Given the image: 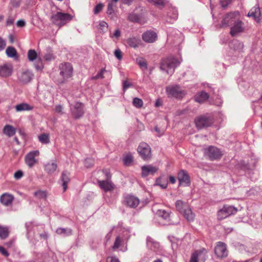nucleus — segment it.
I'll use <instances>...</instances> for the list:
<instances>
[{
  "mask_svg": "<svg viewBox=\"0 0 262 262\" xmlns=\"http://www.w3.org/2000/svg\"><path fill=\"white\" fill-rule=\"evenodd\" d=\"M182 213H183L185 218L189 222L193 221L195 218L194 213L192 212L189 206L186 209H185V210Z\"/></svg>",
  "mask_w": 262,
  "mask_h": 262,
  "instance_id": "bb28decb",
  "label": "nucleus"
},
{
  "mask_svg": "<svg viewBox=\"0 0 262 262\" xmlns=\"http://www.w3.org/2000/svg\"><path fill=\"white\" fill-rule=\"evenodd\" d=\"M13 72V66L11 63H5L0 66V76L8 77L10 76Z\"/></svg>",
  "mask_w": 262,
  "mask_h": 262,
  "instance_id": "2eb2a0df",
  "label": "nucleus"
},
{
  "mask_svg": "<svg viewBox=\"0 0 262 262\" xmlns=\"http://www.w3.org/2000/svg\"><path fill=\"white\" fill-rule=\"evenodd\" d=\"M93 160L91 159H86L85 160L84 164L87 167H90L93 165Z\"/></svg>",
  "mask_w": 262,
  "mask_h": 262,
  "instance_id": "6e6d98bb",
  "label": "nucleus"
},
{
  "mask_svg": "<svg viewBox=\"0 0 262 262\" xmlns=\"http://www.w3.org/2000/svg\"><path fill=\"white\" fill-rule=\"evenodd\" d=\"M127 44L131 47L136 48L140 44V40L135 37L129 38L127 40Z\"/></svg>",
  "mask_w": 262,
  "mask_h": 262,
  "instance_id": "f704fd0d",
  "label": "nucleus"
},
{
  "mask_svg": "<svg viewBox=\"0 0 262 262\" xmlns=\"http://www.w3.org/2000/svg\"><path fill=\"white\" fill-rule=\"evenodd\" d=\"M98 184L99 187L105 192L111 191L115 189V185L110 180V177L107 176V180H99Z\"/></svg>",
  "mask_w": 262,
  "mask_h": 262,
  "instance_id": "4468645a",
  "label": "nucleus"
},
{
  "mask_svg": "<svg viewBox=\"0 0 262 262\" xmlns=\"http://www.w3.org/2000/svg\"><path fill=\"white\" fill-rule=\"evenodd\" d=\"M71 230L70 229H64L59 228L56 230V233L58 234L68 235L71 234Z\"/></svg>",
  "mask_w": 262,
  "mask_h": 262,
  "instance_id": "79ce46f5",
  "label": "nucleus"
},
{
  "mask_svg": "<svg viewBox=\"0 0 262 262\" xmlns=\"http://www.w3.org/2000/svg\"><path fill=\"white\" fill-rule=\"evenodd\" d=\"M179 185L188 186L190 184V177L188 172L184 170H181L178 173Z\"/></svg>",
  "mask_w": 262,
  "mask_h": 262,
  "instance_id": "9b49d317",
  "label": "nucleus"
},
{
  "mask_svg": "<svg viewBox=\"0 0 262 262\" xmlns=\"http://www.w3.org/2000/svg\"><path fill=\"white\" fill-rule=\"evenodd\" d=\"M180 63V61L174 58H168L162 60L160 68L168 74H171L174 69Z\"/></svg>",
  "mask_w": 262,
  "mask_h": 262,
  "instance_id": "f257e3e1",
  "label": "nucleus"
},
{
  "mask_svg": "<svg viewBox=\"0 0 262 262\" xmlns=\"http://www.w3.org/2000/svg\"><path fill=\"white\" fill-rule=\"evenodd\" d=\"M207 253V251L203 248L202 249L195 251L194 253L191 255L190 262H198L199 257H201L202 255L203 256V258L204 260L206 259V254Z\"/></svg>",
  "mask_w": 262,
  "mask_h": 262,
  "instance_id": "4be33fe9",
  "label": "nucleus"
},
{
  "mask_svg": "<svg viewBox=\"0 0 262 262\" xmlns=\"http://www.w3.org/2000/svg\"><path fill=\"white\" fill-rule=\"evenodd\" d=\"M140 202L139 199L134 195H127L124 198V203L130 208H136Z\"/></svg>",
  "mask_w": 262,
  "mask_h": 262,
  "instance_id": "f3484780",
  "label": "nucleus"
},
{
  "mask_svg": "<svg viewBox=\"0 0 262 262\" xmlns=\"http://www.w3.org/2000/svg\"><path fill=\"white\" fill-rule=\"evenodd\" d=\"M54 111L57 113H59V114H63V107L61 105L59 104V105H56L55 107V108H54Z\"/></svg>",
  "mask_w": 262,
  "mask_h": 262,
  "instance_id": "5fc2aeb1",
  "label": "nucleus"
},
{
  "mask_svg": "<svg viewBox=\"0 0 262 262\" xmlns=\"http://www.w3.org/2000/svg\"><path fill=\"white\" fill-rule=\"evenodd\" d=\"M0 253L6 257L8 256L9 255L8 251L3 246H0Z\"/></svg>",
  "mask_w": 262,
  "mask_h": 262,
  "instance_id": "052dcab7",
  "label": "nucleus"
},
{
  "mask_svg": "<svg viewBox=\"0 0 262 262\" xmlns=\"http://www.w3.org/2000/svg\"><path fill=\"white\" fill-rule=\"evenodd\" d=\"M60 75L62 77L59 82L63 83L68 78H70L73 73V68L70 63H62L59 66Z\"/></svg>",
  "mask_w": 262,
  "mask_h": 262,
  "instance_id": "20e7f679",
  "label": "nucleus"
},
{
  "mask_svg": "<svg viewBox=\"0 0 262 262\" xmlns=\"http://www.w3.org/2000/svg\"><path fill=\"white\" fill-rule=\"evenodd\" d=\"M70 173L67 170H64L62 172L61 176V180L62 182V186L63 187V192L67 189V184L70 181Z\"/></svg>",
  "mask_w": 262,
  "mask_h": 262,
  "instance_id": "b1692460",
  "label": "nucleus"
},
{
  "mask_svg": "<svg viewBox=\"0 0 262 262\" xmlns=\"http://www.w3.org/2000/svg\"><path fill=\"white\" fill-rule=\"evenodd\" d=\"M231 2V0H222L221 1V5L222 7L225 8Z\"/></svg>",
  "mask_w": 262,
  "mask_h": 262,
  "instance_id": "bf43d9fd",
  "label": "nucleus"
},
{
  "mask_svg": "<svg viewBox=\"0 0 262 262\" xmlns=\"http://www.w3.org/2000/svg\"><path fill=\"white\" fill-rule=\"evenodd\" d=\"M156 214L164 220H167L169 217V213L165 211V210H158L156 212Z\"/></svg>",
  "mask_w": 262,
  "mask_h": 262,
  "instance_id": "ea45409f",
  "label": "nucleus"
},
{
  "mask_svg": "<svg viewBox=\"0 0 262 262\" xmlns=\"http://www.w3.org/2000/svg\"><path fill=\"white\" fill-rule=\"evenodd\" d=\"M233 47L234 50H241L244 47V45L243 43L239 42L238 40H236L233 42Z\"/></svg>",
  "mask_w": 262,
  "mask_h": 262,
  "instance_id": "de8ad7c7",
  "label": "nucleus"
},
{
  "mask_svg": "<svg viewBox=\"0 0 262 262\" xmlns=\"http://www.w3.org/2000/svg\"><path fill=\"white\" fill-rule=\"evenodd\" d=\"M6 53L9 57H15L16 56L17 52L16 49L12 47H8L6 50Z\"/></svg>",
  "mask_w": 262,
  "mask_h": 262,
  "instance_id": "e433bc0d",
  "label": "nucleus"
},
{
  "mask_svg": "<svg viewBox=\"0 0 262 262\" xmlns=\"http://www.w3.org/2000/svg\"><path fill=\"white\" fill-rule=\"evenodd\" d=\"M34 195L39 199L46 198L47 196V193L45 191L38 190L34 192Z\"/></svg>",
  "mask_w": 262,
  "mask_h": 262,
  "instance_id": "49530a36",
  "label": "nucleus"
},
{
  "mask_svg": "<svg viewBox=\"0 0 262 262\" xmlns=\"http://www.w3.org/2000/svg\"><path fill=\"white\" fill-rule=\"evenodd\" d=\"M45 58L47 61H50L54 58V56L52 53H49L46 54Z\"/></svg>",
  "mask_w": 262,
  "mask_h": 262,
  "instance_id": "13d9d810",
  "label": "nucleus"
},
{
  "mask_svg": "<svg viewBox=\"0 0 262 262\" xmlns=\"http://www.w3.org/2000/svg\"><path fill=\"white\" fill-rule=\"evenodd\" d=\"M156 185L160 186L162 188H166L167 186V182L166 181H163L162 178H159L157 179Z\"/></svg>",
  "mask_w": 262,
  "mask_h": 262,
  "instance_id": "c03bdc74",
  "label": "nucleus"
},
{
  "mask_svg": "<svg viewBox=\"0 0 262 262\" xmlns=\"http://www.w3.org/2000/svg\"><path fill=\"white\" fill-rule=\"evenodd\" d=\"M147 245L152 250H156L159 247V244L154 241L150 237H148L147 239Z\"/></svg>",
  "mask_w": 262,
  "mask_h": 262,
  "instance_id": "72a5a7b5",
  "label": "nucleus"
},
{
  "mask_svg": "<svg viewBox=\"0 0 262 262\" xmlns=\"http://www.w3.org/2000/svg\"><path fill=\"white\" fill-rule=\"evenodd\" d=\"M148 1L160 8L163 7L168 2L167 0H148Z\"/></svg>",
  "mask_w": 262,
  "mask_h": 262,
  "instance_id": "4c0bfd02",
  "label": "nucleus"
},
{
  "mask_svg": "<svg viewBox=\"0 0 262 262\" xmlns=\"http://www.w3.org/2000/svg\"><path fill=\"white\" fill-rule=\"evenodd\" d=\"M239 17L238 12H231L227 14L223 18L221 23L222 27H227L232 26Z\"/></svg>",
  "mask_w": 262,
  "mask_h": 262,
  "instance_id": "0eeeda50",
  "label": "nucleus"
},
{
  "mask_svg": "<svg viewBox=\"0 0 262 262\" xmlns=\"http://www.w3.org/2000/svg\"><path fill=\"white\" fill-rule=\"evenodd\" d=\"M260 15V9L256 6L253 7L248 14V16L253 17L257 21L259 20Z\"/></svg>",
  "mask_w": 262,
  "mask_h": 262,
  "instance_id": "393cba45",
  "label": "nucleus"
},
{
  "mask_svg": "<svg viewBox=\"0 0 262 262\" xmlns=\"http://www.w3.org/2000/svg\"><path fill=\"white\" fill-rule=\"evenodd\" d=\"M119 0H110L108 2L107 9V14L112 19L116 17L114 9L117 6V3Z\"/></svg>",
  "mask_w": 262,
  "mask_h": 262,
  "instance_id": "aec40b11",
  "label": "nucleus"
},
{
  "mask_svg": "<svg viewBox=\"0 0 262 262\" xmlns=\"http://www.w3.org/2000/svg\"><path fill=\"white\" fill-rule=\"evenodd\" d=\"M9 234L8 227L0 225V238L5 239L7 238Z\"/></svg>",
  "mask_w": 262,
  "mask_h": 262,
  "instance_id": "2f4dec72",
  "label": "nucleus"
},
{
  "mask_svg": "<svg viewBox=\"0 0 262 262\" xmlns=\"http://www.w3.org/2000/svg\"><path fill=\"white\" fill-rule=\"evenodd\" d=\"M136 61L137 64L140 66V68L145 70L147 68V64L145 59L141 57L137 58Z\"/></svg>",
  "mask_w": 262,
  "mask_h": 262,
  "instance_id": "c9c22d12",
  "label": "nucleus"
},
{
  "mask_svg": "<svg viewBox=\"0 0 262 262\" xmlns=\"http://www.w3.org/2000/svg\"><path fill=\"white\" fill-rule=\"evenodd\" d=\"M133 105L137 108H141L143 106V102L142 99L138 98H135L133 101Z\"/></svg>",
  "mask_w": 262,
  "mask_h": 262,
  "instance_id": "37998d69",
  "label": "nucleus"
},
{
  "mask_svg": "<svg viewBox=\"0 0 262 262\" xmlns=\"http://www.w3.org/2000/svg\"><path fill=\"white\" fill-rule=\"evenodd\" d=\"M39 155V152L38 150L32 151L27 154L25 157L26 164L29 167H32L37 163V160L35 157L38 156Z\"/></svg>",
  "mask_w": 262,
  "mask_h": 262,
  "instance_id": "f8f14e48",
  "label": "nucleus"
},
{
  "mask_svg": "<svg viewBox=\"0 0 262 262\" xmlns=\"http://www.w3.org/2000/svg\"><path fill=\"white\" fill-rule=\"evenodd\" d=\"M168 97L182 98L186 95V92L179 85H169L166 88Z\"/></svg>",
  "mask_w": 262,
  "mask_h": 262,
  "instance_id": "7ed1b4c3",
  "label": "nucleus"
},
{
  "mask_svg": "<svg viewBox=\"0 0 262 262\" xmlns=\"http://www.w3.org/2000/svg\"><path fill=\"white\" fill-rule=\"evenodd\" d=\"M195 122L196 127L201 129L204 127H207L210 126L212 122L211 120L208 118L204 116L198 117L195 120Z\"/></svg>",
  "mask_w": 262,
  "mask_h": 262,
  "instance_id": "6ab92c4d",
  "label": "nucleus"
},
{
  "mask_svg": "<svg viewBox=\"0 0 262 262\" xmlns=\"http://www.w3.org/2000/svg\"><path fill=\"white\" fill-rule=\"evenodd\" d=\"M72 19V16L68 13L57 12L52 15L51 20L55 25L61 27L66 25Z\"/></svg>",
  "mask_w": 262,
  "mask_h": 262,
  "instance_id": "f03ea898",
  "label": "nucleus"
},
{
  "mask_svg": "<svg viewBox=\"0 0 262 262\" xmlns=\"http://www.w3.org/2000/svg\"><path fill=\"white\" fill-rule=\"evenodd\" d=\"M4 134L9 137L13 136L16 133V128L11 125H6L3 130Z\"/></svg>",
  "mask_w": 262,
  "mask_h": 262,
  "instance_id": "a878e982",
  "label": "nucleus"
},
{
  "mask_svg": "<svg viewBox=\"0 0 262 262\" xmlns=\"http://www.w3.org/2000/svg\"><path fill=\"white\" fill-rule=\"evenodd\" d=\"M157 37V34L154 31H148L142 34V39L144 41L148 43H152L155 42Z\"/></svg>",
  "mask_w": 262,
  "mask_h": 262,
  "instance_id": "5701e85b",
  "label": "nucleus"
},
{
  "mask_svg": "<svg viewBox=\"0 0 262 262\" xmlns=\"http://www.w3.org/2000/svg\"><path fill=\"white\" fill-rule=\"evenodd\" d=\"M127 19L131 21H137L138 19V16L135 14H129L128 15Z\"/></svg>",
  "mask_w": 262,
  "mask_h": 262,
  "instance_id": "8fccbe9b",
  "label": "nucleus"
},
{
  "mask_svg": "<svg viewBox=\"0 0 262 262\" xmlns=\"http://www.w3.org/2000/svg\"><path fill=\"white\" fill-rule=\"evenodd\" d=\"M36 62L35 67L36 70L38 71L41 70L43 68V65L40 58L37 59Z\"/></svg>",
  "mask_w": 262,
  "mask_h": 262,
  "instance_id": "09e8293b",
  "label": "nucleus"
},
{
  "mask_svg": "<svg viewBox=\"0 0 262 262\" xmlns=\"http://www.w3.org/2000/svg\"><path fill=\"white\" fill-rule=\"evenodd\" d=\"M21 0H11V6L15 8L19 6Z\"/></svg>",
  "mask_w": 262,
  "mask_h": 262,
  "instance_id": "4d7b16f0",
  "label": "nucleus"
},
{
  "mask_svg": "<svg viewBox=\"0 0 262 262\" xmlns=\"http://www.w3.org/2000/svg\"><path fill=\"white\" fill-rule=\"evenodd\" d=\"M114 55L115 57L119 60H121L122 58V53L121 50L119 49H116L114 52Z\"/></svg>",
  "mask_w": 262,
  "mask_h": 262,
  "instance_id": "3c124183",
  "label": "nucleus"
},
{
  "mask_svg": "<svg viewBox=\"0 0 262 262\" xmlns=\"http://www.w3.org/2000/svg\"><path fill=\"white\" fill-rule=\"evenodd\" d=\"M105 72V69H102L100 72H99L95 76L93 77V79H102L103 77V73Z\"/></svg>",
  "mask_w": 262,
  "mask_h": 262,
  "instance_id": "603ef678",
  "label": "nucleus"
},
{
  "mask_svg": "<svg viewBox=\"0 0 262 262\" xmlns=\"http://www.w3.org/2000/svg\"><path fill=\"white\" fill-rule=\"evenodd\" d=\"M38 140L43 144H48L50 142L49 136L48 134H41L38 136Z\"/></svg>",
  "mask_w": 262,
  "mask_h": 262,
  "instance_id": "a19ab883",
  "label": "nucleus"
},
{
  "mask_svg": "<svg viewBox=\"0 0 262 262\" xmlns=\"http://www.w3.org/2000/svg\"><path fill=\"white\" fill-rule=\"evenodd\" d=\"M123 242L124 240L123 237H121L120 235L117 236L116 237L114 245L112 246L113 250H116V249L120 248L123 245Z\"/></svg>",
  "mask_w": 262,
  "mask_h": 262,
  "instance_id": "473e14b6",
  "label": "nucleus"
},
{
  "mask_svg": "<svg viewBox=\"0 0 262 262\" xmlns=\"http://www.w3.org/2000/svg\"><path fill=\"white\" fill-rule=\"evenodd\" d=\"M23 172L20 170H18L14 173V177L15 179H19L20 178H21L23 177Z\"/></svg>",
  "mask_w": 262,
  "mask_h": 262,
  "instance_id": "680f3d73",
  "label": "nucleus"
},
{
  "mask_svg": "<svg viewBox=\"0 0 262 262\" xmlns=\"http://www.w3.org/2000/svg\"><path fill=\"white\" fill-rule=\"evenodd\" d=\"M177 210L181 213L186 209L188 205L186 202L182 201V200H178L175 204Z\"/></svg>",
  "mask_w": 262,
  "mask_h": 262,
  "instance_id": "c756f323",
  "label": "nucleus"
},
{
  "mask_svg": "<svg viewBox=\"0 0 262 262\" xmlns=\"http://www.w3.org/2000/svg\"><path fill=\"white\" fill-rule=\"evenodd\" d=\"M237 209L231 206H224L217 212V219L222 220L230 215L235 213Z\"/></svg>",
  "mask_w": 262,
  "mask_h": 262,
  "instance_id": "423d86ee",
  "label": "nucleus"
},
{
  "mask_svg": "<svg viewBox=\"0 0 262 262\" xmlns=\"http://www.w3.org/2000/svg\"><path fill=\"white\" fill-rule=\"evenodd\" d=\"M142 176L146 177L149 174H154L158 171V168L151 165L143 166L141 167Z\"/></svg>",
  "mask_w": 262,
  "mask_h": 262,
  "instance_id": "412c9836",
  "label": "nucleus"
},
{
  "mask_svg": "<svg viewBox=\"0 0 262 262\" xmlns=\"http://www.w3.org/2000/svg\"><path fill=\"white\" fill-rule=\"evenodd\" d=\"M133 160V157L130 154H128L123 158V162L125 165H129Z\"/></svg>",
  "mask_w": 262,
  "mask_h": 262,
  "instance_id": "a18cd8bd",
  "label": "nucleus"
},
{
  "mask_svg": "<svg viewBox=\"0 0 262 262\" xmlns=\"http://www.w3.org/2000/svg\"><path fill=\"white\" fill-rule=\"evenodd\" d=\"M103 7V5L102 4H98L95 8L94 10V12L95 14H98L99 13L102 9Z\"/></svg>",
  "mask_w": 262,
  "mask_h": 262,
  "instance_id": "864d4df0",
  "label": "nucleus"
},
{
  "mask_svg": "<svg viewBox=\"0 0 262 262\" xmlns=\"http://www.w3.org/2000/svg\"><path fill=\"white\" fill-rule=\"evenodd\" d=\"M214 253L217 258H223L226 257L228 254L226 245L221 242H217L214 248Z\"/></svg>",
  "mask_w": 262,
  "mask_h": 262,
  "instance_id": "6e6552de",
  "label": "nucleus"
},
{
  "mask_svg": "<svg viewBox=\"0 0 262 262\" xmlns=\"http://www.w3.org/2000/svg\"><path fill=\"white\" fill-rule=\"evenodd\" d=\"M107 262H120L119 259L114 256H109L107 258Z\"/></svg>",
  "mask_w": 262,
  "mask_h": 262,
  "instance_id": "e2e57ef3",
  "label": "nucleus"
},
{
  "mask_svg": "<svg viewBox=\"0 0 262 262\" xmlns=\"http://www.w3.org/2000/svg\"><path fill=\"white\" fill-rule=\"evenodd\" d=\"M132 85V83L129 82L128 81H127V80L124 81L123 82V88L124 90L130 87Z\"/></svg>",
  "mask_w": 262,
  "mask_h": 262,
  "instance_id": "0e129e2a",
  "label": "nucleus"
},
{
  "mask_svg": "<svg viewBox=\"0 0 262 262\" xmlns=\"http://www.w3.org/2000/svg\"><path fill=\"white\" fill-rule=\"evenodd\" d=\"M5 41L1 37H0V51L3 50L6 47Z\"/></svg>",
  "mask_w": 262,
  "mask_h": 262,
  "instance_id": "338daca9",
  "label": "nucleus"
},
{
  "mask_svg": "<svg viewBox=\"0 0 262 262\" xmlns=\"http://www.w3.org/2000/svg\"><path fill=\"white\" fill-rule=\"evenodd\" d=\"M209 98V95L203 91L200 93H198L195 97V100L196 101L199 103H203L206 101Z\"/></svg>",
  "mask_w": 262,
  "mask_h": 262,
  "instance_id": "c85d7f7f",
  "label": "nucleus"
},
{
  "mask_svg": "<svg viewBox=\"0 0 262 262\" xmlns=\"http://www.w3.org/2000/svg\"><path fill=\"white\" fill-rule=\"evenodd\" d=\"M27 56L29 60L31 61L39 58L37 57V52L34 50H29Z\"/></svg>",
  "mask_w": 262,
  "mask_h": 262,
  "instance_id": "58836bf2",
  "label": "nucleus"
},
{
  "mask_svg": "<svg viewBox=\"0 0 262 262\" xmlns=\"http://www.w3.org/2000/svg\"><path fill=\"white\" fill-rule=\"evenodd\" d=\"M137 150L144 160H148L151 158V149L147 143L145 142L141 143L138 147Z\"/></svg>",
  "mask_w": 262,
  "mask_h": 262,
  "instance_id": "39448f33",
  "label": "nucleus"
},
{
  "mask_svg": "<svg viewBox=\"0 0 262 262\" xmlns=\"http://www.w3.org/2000/svg\"><path fill=\"white\" fill-rule=\"evenodd\" d=\"M72 114L75 119L81 117L83 114V106L82 103L76 102L74 104H70Z\"/></svg>",
  "mask_w": 262,
  "mask_h": 262,
  "instance_id": "9d476101",
  "label": "nucleus"
},
{
  "mask_svg": "<svg viewBox=\"0 0 262 262\" xmlns=\"http://www.w3.org/2000/svg\"><path fill=\"white\" fill-rule=\"evenodd\" d=\"M33 74L29 70H25L20 72L18 75V79L19 81L24 84H27L30 82L33 79Z\"/></svg>",
  "mask_w": 262,
  "mask_h": 262,
  "instance_id": "ddd939ff",
  "label": "nucleus"
},
{
  "mask_svg": "<svg viewBox=\"0 0 262 262\" xmlns=\"http://www.w3.org/2000/svg\"><path fill=\"white\" fill-rule=\"evenodd\" d=\"M206 154L211 160L219 159L222 156V151L213 146H210L207 149Z\"/></svg>",
  "mask_w": 262,
  "mask_h": 262,
  "instance_id": "dca6fc26",
  "label": "nucleus"
},
{
  "mask_svg": "<svg viewBox=\"0 0 262 262\" xmlns=\"http://www.w3.org/2000/svg\"><path fill=\"white\" fill-rule=\"evenodd\" d=\"M99 29L103 30L104 28L107 27V24L104 21H101L99 23Z\"/></svg>",
  "mask_w": 262,
  "mask_h": 262,
  "instance_id": "69168bd1",
  "label": "nucleus"
},
{
  "mask_svg": "<svg viewBox=\"0 0 262 262\" xmlns=\"http://www.w3.org/2000/svg\"><path fill=\"white\" fill-rule=\"evenodd\" d=\"M244 30L245 26L244 23L238 18L231 26L230 34L232 36H235L238 34L244 32Z\"/></svg>",
  "mask_w": 262,
  "mask_h": 262,
  "instance_id": "1a4fd4ad",
  "label": "nucleus"
},
{
  "mask_svg": "<svg viewBox=\"0 0 262 262\" xmlns=\"http://www.w3.org/2000/svg\"><path fill=\"white\" fill-rule=\"evenodd\" d=\"M13 22H14V19L12 17H9L7 19L6 25L7 26L12 25L13 24Z\"/></svg>",
  "mask_w": 262,
  "mask_h": 262,
  "instance_id": "774afa93",
  "label": "nucleus"
},
{
  "mask_svg": "<svg viewBox=\"0 0 262 262\" xmlns=\"http://www.w3.org/2000/svg\"><path fill=\"white\" fill-rule=\"evenodd\" d=\"M57 165L55 162L48 163L45 166V170L49 173H53L57 169Z\"/></svg>",
  "mask_w": 262,
  "mask_h": 262,
  "instance_id": "7c9ffc66",
  "label": "nucleus"
},
{
  "mask_svg": "<svg viewBox=\"0 0 262 262\" xmlns=\"http://www.w3.org/2000/svg\"><path fill=\"white\" fill-rule=\"evenodd\" d=\"M14 196L9 193H4L0 197V202L5 206H10L14 201Z\"/></svg>",
  "mask_w": 262,
  "mask_h": 262,
  "instance_id": "a211bd4d",
  "label": "nucleus"
},
{
  "mask_svg": "<svg viewBox=\"0 0 262 262\" xmlns=\"http://www.w3.org/2000/svg\"><path fill=\"white\" fill-rule=\"evenodd\" d=\"M15 108L16 112H19L21 111L32 110L33 108V107L27 103H21L16 105L15 106Z\"/></svg>",
  "mask_w": 262,
  "mask_h": 262,
  "instance_id": "cd10ccee",
  "label": "nucleus"
}]
</instances>
